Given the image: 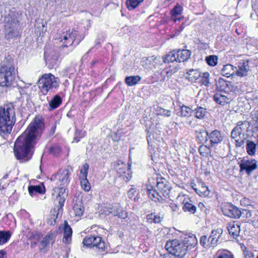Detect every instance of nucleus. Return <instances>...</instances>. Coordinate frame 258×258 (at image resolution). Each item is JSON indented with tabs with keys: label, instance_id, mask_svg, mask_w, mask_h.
Listing matches in <instances>:
<instances>
[{
	"label": "nucleus",
	"instance_id": "nucleus-1",
	"mask_svg": "<svg viewBox=\"0 0 258 258\" xmlns=\"http://www.w3.org/2000/svg\"><path fill=\"white\" fill-rule=\"evenodd\" d=\"M44 129L43 118L36 116L15 143L14 152L17 159L26 162L31 158L32 149Z\"/></svg>",
	"mask_w": 258,
	"mask_h": 258
},
{
	"label": "nucleus",
	"instance_id": "nucleus-2",
	"mask_svg": "<svg viewBox=\"0 0 258 258\" xmlns=\"http://www.w3.org/2000/svg\"><path fill=\"white\" fill-rule=\"evenodd\" d=\"M70 172L68 169L59 171L57 174L51 177L52 180L58 179L56 182V185L53 189L52 196L55 198V202H58V206L57 209H54L51 211V218L48 221V223L53 225L56 223V219L62 213V207L68 196V192L66 191V187L69 183V176Z\"/></svg>",
	"mask_w": 258,
	"mask_h": 258
},
{
	"label": "nucleus",
	"instance_id": "nucleus-3",
	"mask_svg": "<svg viewBox=\"0 0 258 258\" xmlns=\"http://www.w3.org/2000/svg\"><path fill=\"white\" fill-rule=\"evenodd\" d=\"M16 122L15 110L12 103L0 107V135L5 136L11 134Z\"/></svg>",
	"mask_w": 258,
	"mask_h": 258
},
{
	"label": "nucleus",
	"instance_id": "nucleus-4",
	"mask_svg": "<svg viewBox=\"0 0 258 258\" xmlns=\"http://www.w3.org/2000/svg\"><path fill=\"white\" fill-rule=\"evenodd\" d=\"M192 236L191 233L186 234L183 242H180L176 239L167 241L165 247L170 254L177 257H183L186 254L189 247H192L194 241Z\"/></svg>",
	"mask_w": 258,
	"mask_h": 258
},
{
	"label": "nucleus",
	"instance_id": "nucleus-5",
	"mask_svg": "<svg viewBox=\"0 0 258 258\" xmlns=\"http://www.w3.org/2000/svg\"><path fill=\"white\" fill-rule=\"evenodd\" d=\"M15 79L13 59L10 56L5 57L0 68V86L9 87L14 83Z\"/></svg>",
	"mask_w": 258,
	"mask_h": 258
},
{
	"label": "nucleus",
	"instance_id": "nucleus-6",
	"mask_svg": "<svg viewBox=\"0 0 258 258\" xmlns=\"http://www.w3.org/2000/svg\"><path fill=\"white\" fill-rule=\"evenodd\" d=\"M250 123L245 120L240 121L237 123V125L232 130L231 137L235 142L236 147H241L244 146L246 137L245 134L249 131Z\"/></svg>",
	"mask_w": 258,
	"mask_h": 258
},
{
	"label": "nucleus",
	"instance_id": "nucleus-7",
	"mask_svg": "<svg viewBox=\"0 0 258 258\" xmlns=\"http://www.w3.org/2000/svg\"><path fill=\"white\" fill-rule=\"evenodd\" d=\"M59 83V78L50 73L43 75L39 80V88L43 95H46L50 90L57 88Z\"/></svg>",
	"mask_w": 258,
	"mask_h": 258
},
{
	"label": "nucleus",
	"instance_id": "nucleus-8",
	"mask_svg": "<svg viewBox=\"0 0 258 258\" xmlns=\"http://www.w3.org/2000/svg\"><path fill=\"white\" fill-rule=\"evenodd\" d=\"M239 171L245 173L247 176L251 175L253 171L257 169V161L254 159L243 158L239 163Z\"/></svg>",
	"mask_w": 258,
	"mask_h": 258
},
{
	"label": "nucleus",
	"instance_id": "nucleus-9",
	"mask_svg": "<svg viewBox=\"0 0 258 258\" xmlns=\"http://www.w3.org/2000/svg\"><path fill=\"white\" fill-rule=\"evenodd\" d=\"M216 89L219 91H224L225 93L235 92L238 91V88L232 82L220 78L216 83Z\"/></svg>",
	"mask_w": 258,
	"mask_h": 258
},
{
	"label": "nucleus",
	"instance_id": "nucleus-10",
	"mask_svg": "<svg viewBox=\"0 0 258 258\" xmlns=\"http://www.w3.org/2000/svg\"><path fill=\"white\" fill-rule=\"evenodd\" d=\"M147 194L149 198L156 203L164 204V206H167V204L168 201L166 199L165 197H162L152 186H147Z\"/></svg>",
	"mask_w": 258,
	"mask_h": 258
},
{
	"label": "nucleus",
	"instance_id": "nucleus-11",
	"mask_svg": "<svg viewBox=\"0 0 258 258\" xmlns=\"http://www.w3.org/2000/svg\"><path fill=\"white\" fill-rule=\"evenodd\" d=\"M223 233V230L221 228H218L216 230L212 231L210 236L208 238V244L209 247H214L218 243H221L223 241L221 237Z\"/></svg>",
	"mask_w": 258,
	"mask_h": 258
},
{
	"label": "nucleus",
	"instance_id": "nucleus-12",
	"mask_svg": "<svg viewBox=\"0 0 258 258\" xmlns=\"http://www.w3.org/2000/svg\"><path fill=\"white\" fill-rule=\"evenodd\" d=\"M222 210L224 215L234 219H239V208L234 205L227 203L222 208Z\"/></svg>",
	"mask_w": 258,
	"mask_h": 258
},
{
	"label": "nucleus",
	"instance_id": "nucleus-13",
	"mask_svg": "<svg viewBox=\"0 0 258 258\" xmlns=\"http://www.w3.org/2000/svg\"><path fill=\"white\" fill-rule=\"evenodd\" d=\"M210 75L208 72L202 73L199 70H195V80H197L201 85L207 87L210 86Z\"/></svg>",
	"mask_w": 258,
	"mask_h": 258
},
{
	"label": "nucleus",
	"instance_id": "nucleus-14",
	"mask_svg": "<svg viewBox=\"0 0 258 258\" xmlns=\"http://www.w3.org/2000/svg\"><path fill=\"white\" fill-rule=\"evenodd\" d=\"M5 28H18L19 21L18 14L13 13L5 18Z\"/></svg>",
	"mask_w": 258,
	"mask_h": 258
},
{
	"label": "nucleus",
	"instance_id": "nucleus-15",
	"mask_svg": "<svg viewBox=\"0 0 258 258\" xmlns=\"http://www.w3.org/2000/svg\"><path fill=\"white\" fill-rule=\"evenodd\" d=\"M55 240L54 234L48 233L40 241L38 244L39 249L40 251L45 252L50 243H53Z\"/></svg>",
	"mask_w": 258,
	"mask_h": 258
},
{
	"label": "nucleus",
	"instance_id": "nucleus-16",
	"mask_svg": "<svg viewBox=\"0 0 258 258\" xmlns=\"http://www.w3.org/2000/svg\"><path fill=\"white\" fill-rule=\"evenodd\" d=\"M110 212L112 216H117L122 219L126 218L128 216L127 213L119 205H111Z\"/></svg>",
	"mask_w": 258,
	"mask_h": 258
},
{
	"label": "nucleus",
	"instance_id": "nucleus-17",
	"mask_svg": "<svg viewBox=\"0 0 258 258\" xmlns=\"http://www.w3.org/2000/svg\"><path fill=\"white\" fill-rule=\"evenodd\" d=\"M238 69L235 67V74L240 77L246 76L249 71L248 61L242 60L239 62Z\"/></svg>",
	"mask_w": 258,
	"mask_h": 258
},
{
	"label": "nucleus",
	"instance_id": "nucleus-18",
	"mask_svg": "<svg viewBox=\"0 0 258 258\" xmlns=\"http://www.w3.org/2000/svg\"><path fill=\"white\" fill-rule=\"evenodd\" d=\"M209 138L211 145L214 146L220 143L223 141L224 136L220 131L215 130L209 134Z\"/></svg>",
	"mask_w": 258,
	"mask_h": 258
},
{
	"label": "nucleus",
	"instance_id": "nucleus-19",
	"mask_svg": "<svg viewBox=\"0 0 258 258\" xmlns=\"http://www.w3.org/2000/svg\"><path fill=\"white\" fill-rule=\"evenodd\" d=\"M63 229V241L66 244H70L72 241V229L69 225L67 221L64 222Z\"/></svg>",
	"mask_w": 258,
	"mask_h": 258
},
{
	"label": "nucleus",
	"instance_id": "nucleus-20",
	"mask_svg": "<svg viewBox=\"0 0 258 258\" xmlns=\"http://www.w3.org/2000/svg\"><path fill=\"white\" fill-rule=\"evenodd\" d=\"M246 143L245 149L247 153L250 156H255L257 154V148L256 143L250 140L245 141Z\"/></svg>",
	"mask_w": 258,
	"mask_h": 258
},
{
	"label": "nucleus",
	"instance_id": "nucleus-21",
	"mask_svg": "<svg viewBox=\"0 0 258 258\" xmlns=\"http://www.w3.org/2000/svg\"><path fill=\"white\" fill-rule=\"evenodd\" d=\"M127 169L126 165L122 163V166L117 169V175L126 182H127L132 177L129 173L130 171Z\"/></svg>",
	"mask_w": 258,
	"mask_h": 258
},
{
	"label": "nucleus",
	"instance_id": "nucleus-22",
	"mask_svg": "<svg viewBox=\"0 0 258 258\" xmlns=\"http://www.w3.org/2000/svg\"><path fill=\"white\" fill-rule=\"evenodd\" d=\"M78 35V32L77 30H74L71 32H67L66 34L63 36V40L68 41V42H66V44L62 45V47H68V44L69 45H72L75 42L77 36Z\"/></svg>",
	"mask_w": 258,
	"mask_h": 258
},
{
	"label": "nucleus",
	"instance_id": "nucleus-23",
	"mask_svg": "<svg viewBox=\"0 0 258 258\" xmlns=\"http://www.w3.org/2000/svg\"><path fill=\"white\" fill-rule=\"evenodd\" d=\"M195 132L196 135V139L200 143H204L208 140L209 134L204 127L199 130L196 129Z\"/></svg>",
	"mask_w": 258,
	"mask_h": 258
},
{
	"label": "nucleus",
	"instance_id": "nucleus-24",
	"mask_svg": "<svg viewBox=\"0 0 258 258\" xmlns=\"http://www.w3.org/2000/svg\"><path fill=\"white\" fill-rule=\"evenodd\" d=\"M20 35V31L17 28H5V38L10 40Z\"/></svg>",
	"mask_w": 258,
	"mask_h": 258
},
{
	"label": "nucleus",
	"instance_id": "nucleus-25",
	"mask_svg": "<svg viewBox=\"0 0 258 258\" xmlns=\"http://www.w3.org/2000/svg\"><path fill=\"white\" fill-rule=\"evenodd\" d=\"M178 62L186 61L191 55V52L187 49H175Z\"/></svg>",
	"mask_w": 258,
	"mask_h": 258
},
{
	"label": "nucleus",
	"instance_id": "nucleus-26",
	"mask_svg": "<svg viewBox=\"0 0 258 258\" xmlns=\"http://www.w3.org/2000/svg\"><path fill=\"white\" fill-rule=\"evenodd\" d=\"M227 229L229 234L232 235L233 238H235L239 236L240 225L236 222L229 223Z\"/></svg>",
	"mask_w": 258,
	"mask_h": 258
},
{
	"label": "nucleus",
	"instance_id": "nucleus-27",
	"mask_svg": "<svg viewBox=\"0 0 258 258\" xmlns=\"http://www.w3.org/2000/svg\"><path fill=\"white\" fill-rule=\"evenodd\" d=\"M214 101L219 105L224 106L230 102V99L220 93H217L213 96Z\"/></svg>",
	"mask_w": 258,
	"mask_h": 258
},
{
	"label": "nucleus",
	"instance_id": "nucleus-28",
	"mask_svg": "<svg viewBox=\"0 0 258 258\" xmlns=\"http://www.w3.org/2000/svg\"><path fill=\"white\" fill-rule=\"evenodd\" d=\"M156 184L158 190L162 193L164 197H166L168 195L169 188L165 180L164 181L161 180L160 181H157Z\"/></svg>",
	"mask_w": 258,
	"mask_h": 258
},
{
	"label": "nucleus",
	"instance_id": "nucleus-29",
	"mask_svg": "<svg viewBox=\"0 0 258 258\" xmlns=\"http://www.w3.org/2000/svg\"><path fill=\"white\" fill-rule=\"evenodd\" d=\"M221 72L223 76L226 77L232 76L235 73V67L231 64H226L223 66Z\"/></svg>",
	"mask_w": 258,
	"mask_h": 258
},
{
	"label": "nucleus",
	"instance_id": "nucleus-30",
	"mask_svg": "<svg viewBox=\"0 0 258 258\" xmlns=\"http://www.w3.org/2000/svg\"><path fill=\"white\" fill-rule=\"evenodd\" d=\"M62 103V99L58 95H55L49 102V110H52L58 107Z\"/></svg>",
	"mask_w": 258,
	"mask_h": 258
},
{
	"label": "nucleus",
	"instance_id": "nucleus-31",
	"mask_svg": "<svg viewBox=\"0 0 258 258\" xmlns=\"http://www.w3.org/2000/svg\"><path fill=\"white\" fill-rule=\"evenodd\" d=\"M95 238L94 242H93L92 247H96L99 249L101 250V251H104L105 249V242L102 240V238L95 235Z\"/></svg>",
	"mask_w": 258,
	"mask_h": 258
},
{
	"label": "nucleus",
	"instance_id": "nucleus-32",
	"mask_svg": "<svg viewBox=\"0 0 258 258\" xmlns=\"http://www.w3.org/2000/svg\"><path fill=\"white\" fill-rule=\"evenodd\" d=\"M43 185H30L28 187L29 194L31 196H34L37 194H42L44 191Z\"/></svg>",
	"mask_w": 258,
	"mask_h": 258
},
{
	"label": "nucleus",
	"instance_id": "nucleus-33",
	"mask_svg": "<svg viewBox=\"0 0 258 258\" xmlns=\"http://www.w3.org/2000/svg\"><path fill=\"white\" fill-rule=\"evenodd\" d=\"M176 56L175 49L167 53L165 56L163 57V62L164 63L173 62L174 61L178 62Z\"/></svg>",
	"mask_w": 258,
	"mask_h": 258
},
{
	"label": "nucleus",
	"instance_id": "nucleus-34",
	"mask_svg": "<svg viewBox=\"0 0 258 258\" xmlns=\"http://www.w3.org/2000/svg\"><path fill=\"white\" fill-rule=\"evenodd\" d=\"M141 80L139 76L126 77L125 78V83L128 86H133L137 84Z\"/></svg>",
	"mask_w": 258,
	"mask_h": 258
},
{
	"label": "nucleus",
	"instance_id": "nucleus-35",
	"mask_svg": "<svg viewBox=\"0 0 258 258\" xmlns=\"http://www.w3.org/2000/svg\"><path fill=\"white\" fill-rule=\"evenodd\" d=\"M73 211L75 216H82L84 212V208L82 203L81 202H76L73 206Z\"/></svg>",
	"mask_w": 258,
	"mask_h": 258
},
{
	"label": "nucleus",
	"instance_id": "nucleus-36",
	"mask_svg": "<svg viewBox=\"0 0 258 258\" xmlns=\"http://www.w3.org/2000/svg\"><path fill=\"white\" fill-rule=\"evenodd\" d=\"M201 187L200 188H195V191L201 197H207L209 195V190L208 187L203 182L200 183Z\"/></svg>",
	"mask_w": 258,
	"mask_h": 258
},
{
	"label": "nucleus",
	"instance_id": "nucleus-37",
	"mask_svg": "<svg viewBox=\"0 0 258 258\" xmlns=\"http://www.w3.org/2000/svg\"><path fill=\"white\" fill-rule=\"evenodd\" d=\"M193 201L191 198L185 199L183 201V210L184 212H191L194 211Z\"/></svg>",
	"mask_w": 258,
	"mask_h": 258
},
{
	"label": "nucleus",
	"instance_id": "nucleus-38",
	"mask_svg": "<svg viewBox=\"0 0 258 258\" xmlns=\"http://www.w3.org/2000/svg\"><path fill=\"white\" fill-rule=\"evenodd\" d=\"M12 233L9 231H0V245H3L8 241Z\"/></svg>",
	"mask_w": 258,
	"mask_h": 258
},
{
	"label": "nucleus",
	"instance_id": "nucleus-39",
	"mask_svg": "<svg viewBox=\"0 0 258 258\" xmlns=\"http://www.w3.org/2000/svg\"><path fill=\"white\" fill-rule=\"evenodd\" d=\"M214 258H234L230 251L224 249L219 250L215 254Z\"/></svg>",
	"mask_w": 258,
	"mask_h": 258
},
{
	"label": "nucleus",
	"instance_id": "nucleus-40",
	"mask_svg": "<svg viewBox=\"0 0 258 258\" xmlns=\"http://www.w3.org/2000/svg\"><path fill=\"white\" fill-rule=\"evenodd\" d=\"M144 0H127L126 5L129 10L135 9Z\"/></svg>",
	"mask_w": 258,
	"mask_h": 258
},
{
	"label": "nucleus",
	"instance_id": "nucleus-41",
	"mask_svg": "<svg viewBox=\"0 0 258 258\" xmlns=\"http://www.w3.org/2000/svg\"><path fill=\"white\" fill-rule=\"evenodd\" d=\"M89 165L88 163H85L83 164L81 169L80 170V174L79 175V178H86L88 176V169H89Z\"/></svg>",
	"mask_w": 258,
	"mask_h": 258
},
{
	"label": "nucleus",
	"instance_id": "nucleus-42",
	"mask_svg": "<svg viewBox=\"0 0 258 258\" xmlns=\"http://www.w3.org/2000/svg\"><path fill=\"white\" fill-rule=\"evenodd\" d=\"M205 60L209 66L214 67L218 63V57L215 55H211L206 56Z\"/></svg>",
	"mask_w": 258,
	"mask_h": 258
},
{
	"label": "nucleus",
	"instance_id": "nucleus-43",
	"mask_svg": "<svg viewBox=\"0 0 258 258\" xmlns=\"http://www.w3.org/2000/svg\"><path fill=\"white\" fill-rule=\"evenodd\" d=\"M80 184L81 187L85 191H89L91 189L90 184L87 179V177L80 178Z\"/></svg>",
	"mask_w": 258,
	"mask_h": 258
},
{
	"label": "nucleus",
	"instance_id": "nucleus-44",
	"mask_svg": "<svg viewBox=\"0 0 258 258\" xmlns=\"http://www.w3.org/2000/svg\"><path fill=\"white\" fill-rule=\"evenodd\" d=\"M94 239L95 240V235H88L83 239V243L84 246L92 247V244Z\"/></svg>",
	"mask_w": 258,
	"mask_h": 258
},
{
	"label": "nucleus",
	"instance_id": "nucleus-45",
	"mask_svg": "<svg viewBox=\"0 0 258 258\" xmlns=\"http://www.w3.org/2000/svg\"><path fill=\"white\" fill-rule=\"evenodd\" d=\"M195 114H196V117L199 119L204 118L207 112L206 108L200 106L198 107L195 109Z\"/></svg>",
	"mask_w": 258,
	"mask_h": 258
},
{
	"label": "nucleus",
	"instance_id": "nucleus-46",
	"mask_svg": "<svg viewBox=\"0 0 258 258\" xmlns=\"http://www.w3.org/2000/svg\"><path fill=\"white\" fill-rule=\"evenodd\" d=\"M178 69H179V68H178L177 67H175L172 68L170 67V69L169 70H163L162 74L166 75L167 78H169L170 77H171L172 76V75H173L174 73L177 72Z\"/></svg>",
	"mask_w": 258,
	"mask_h": 258
},
{
	"label": "nucleus",
	"instance_id": "nucleus-47",
	"mask_svg": "<svg viewBox=\"0 0 258 258\" xmlns=\"http://www.w3.org/2000/svg\"><path fill=\"white\" fill-rule=\"evenodd\" d=\"M192 109L187 106H182L180 109L181 114L182 116H188L192 113Z\"/></svg>",
	"mask_w": 258,
	"mask_h": 258
},
{
	"label": "nucleus",
	"instance_id": "nucleus-48",
	"mask_svg": "<svg viewBox=\"0 0 258 258\" xmlns=\"http://www.w3.org/2000/svg\"><path fill=\"white\" fill-rule=\"evenodd\" d=\"M85 136V132L82 130H76L74 140L77 142L80 141V139Z\"/></svg>",
	"mask_w": 258,
	"mask_h": 258
},
{
	"label": "nucleus",
	"instance_id": "nucleus-49",
	"mask_svg": "<svg viewBox=\"0 0 258 258\" xmlns=\"http://www.w3.org/2000/svg\"><path fill=\"white\" fill-rule=\"evenodd\" d=\"M182 11L181 8L179 6H176L172 9L171 11L172 17H175L178 15H179Z\"/></svg>",
	"mask_w": 258,
	"mask_h": 258
},
{
	"label": "nucleus",
	"instance_id": "nucleus-50",
	"mask_svg": "<svg viewBox=\"0 0 258 258\" xmlns=\"http://www.w3.org/2000/svg\"><path fill=\"white\" fill-rule=\"evenodd\" d=\"M209 148L206 146L201 145L199 148L200 154L203 156H207L208 153Z\"/></svg>",
	"mask_w": 258,
	"mask_h": 258
},
{
	"label": "nucleus",
	"instance_id": "nucleus-51",
	"mask_svg": "<svg viewBox=\"0 0 258 258\" xmlns=\"http://www.w3.org/2000/svg\"><path fill=\"white\" fill-rule=\"evenodd\" d=\"M157 113L158 115H163L167 117L170 116L171 113V111L169 110H166L163 108H160Z\"/></svg>",
	"mask_w": 258,
	"mask_h": 258
},
{
	"label": "nucleus",
	"instance_id": "nucleus-52",
	"mask_svg": "<svg viewBox=\"0 0 258 258\" xmlns=\"http://www.w3.org/2000/svg\"><path fill=\"white\" fill-rule=\"evenodd\" d=\"M167 206H169V207L170 208V209H171L172 211L173 212V213H177V214H179V207L177 206V205H176L175 204L173 203H170L169 204V202L168 203V204H167Z\"/></svg>",
	"mask_w": 258,
	"mask_h": 258
},
{
	"label": "nucleus",
	"instance_id": "nucleus-53",
	"mask_svg": "<svg viewBox=\"0 0 258 258\" xmlns=\"http://www.w3.org/2000/svg\"><path fill=\"white\" fill-rule=\"evenodd\" d=\"M60 151V147L57 146H53L50 148V152L55 155L57 154Z\"/></svg>",
	"mask_w": 258,
	"mask_h": 258
},
{
	"label": "nucleus",
	"instance_id": "nucleus-54",
	"mask_svg": "<svg viewBox=\"0 0 258 258\" xmlns=\"http://www.w3.org/2000/svg\"><path fill=\"white\" fill-rule=\"evenodd\" d=\"M153 218H154V223H159L161 222L162 220V217H161L159 215L156 214L155 213H152Z\"/></svg>",
	"mask_w": 258,
	"mask_h": 258
},
{
	"label": "nucleus",
	"instance_id": "nucleus-55",
	"mask_svg": "<svg viewBox=\"0 0 258 258\" xmlns=\"http://www.w3.org/2000/svg\"><path fill=\"white\" fill-rule=\"evenodd\" d=\"M136 190L135 188H131L128 191L127 196L128 198L132 199L134 198Z\"/></svg>",
	"mask_w": 258,
	"mask_h": 258
},
{
	"label": "nucleus",
	"instance_id": "nucleus-56",
	"mask_svg": "<svg viewBox=\"0 0 258 258\" xmlns=\"http://www.w3.org/2000/svg\"><path fill=\"white\" fill-rule=\"evenodd\" d=\"M120 134L121 132L120 131H117V132L114 134L113 138V140L115 142H118L120 140Z\"/></svg>",
	"mask_w": 258,
	"mask_h": 258
},
{
	"label": "nucleus",
	"instance_id": "nucleus-57",
	"mask_svg": "<svg viewBox=\"0 0 258 258\" xmlns=\"http://www.w3.org/2000/svg\"><path fill=\"white\" fill-rule=\"evenodd\" d=\"M247 209H239V212L240 213V215L239 214V218L242 217V218H245V216L246 215V212H247Z\"/></svg>",
	"mask_w": 258,
	"mask_h": 258
},
{
	"label": "nucleus",
	"instance_id": "nucleus-58",
	"mask_svg": "<svg viewBox=\"0 0 258 258\" xmlns=\"http://www.w3.org/2000/svg\"><path fill=\"white\" fill-rule=\"evenodd\" d=\"M154 218H153L152 213L147 215V221L149 223H154Z\"/></svg>",
	"mask_w": 258,
	"mask_h": 258
},
{
	"label": "nucleus",
	"instance_id": "nucleus-59",
	"mask_svg": "<svg viewBox=\"0 0 258 258\" xmlns=\"http://www.w3.org/2000/svg\"><path fill=\"white\" fill-rule=\"evenodd\" d=\"M207 241V236L205 235L201 236L200 238V244L203 246L205 247Z\"/></svg>",
	"mask_w": 258,
	"mask_h": 258
},
{
	"label": "nucleus",
	"instance_id": "nucleus-60",
	"mask_svg": "<svg viewBox=\"0 0 258 258\" xmlns=\"http://www.w3.org/2000/svg\"><path fill=\"white\" fill-rule=\"evenodd\" d=\"M110 209H111V205L106 206L104 208L103 213H104V214L105 215H111V213L110 212Z\"/></svg>",
	"mask_w": 258,
	"mask_h": 258
},
{
	"label": "nucleus",
	"instance_id": "nucleus-61",
	"mask_svg": "<svg viewBox=\"0 0 258 258\" xmlns=\"http://www.w3.org/2000/svg\"><path fill=\"white\" fill-rule=\"evenodd\" d=\"M194 71L193 69L189 70L185 74L186 79H188L189 81H192V77L190 76L191 74V73Z\"/></svg>",
	"mask_w": 258,
	"mask_h": 258
},
{
	"label": "nucleus",
	"instance_id": "nucleus-62",
	"mask_svg": "<svg viewBox=\"0 0 258 258\" xmlns=\"http://www.w3.org/2000/svg\"><path fill=\"white\" fill-rule=\"evenodd\" d=\"M58 59V56L57 55H54L53 57L51 58L50 63L52 64V66L56 64L57 61Z\"/></svg>",
	"mask_w": 258,
	"mask_h": 258
},
{
	"label": "nucleus",
	"instance_id": "nucleus-63",
	"mask_svg": "<svg viewBox=\"0 0 258 258\" xmlns=\"http://www.w3.org/2000/svg\"><path fill=\"white\" fill-rule=\"evenodd\" d=\"M245 258H254L252 253H247L244 254Z\"/></svg>",
	"mask_w": 258,
	"mask_h": 258
},
{
	"label": "nucleus",
	"instance_id": "nucleus-64",
	"mask_svg": "<svg viewBox=\"0 0 258 258\" xmlns=\"http://www.w3.org/2000/svg\"><path fill=\"white\" fill-rule=\"evenodd\" d=\"M255 117L256 118L255 122L256 127L258 129V111H257L255 114Z\"/></svg>",
	"mask_w": 258,
	"mask_h": 258
}]
</instances>
